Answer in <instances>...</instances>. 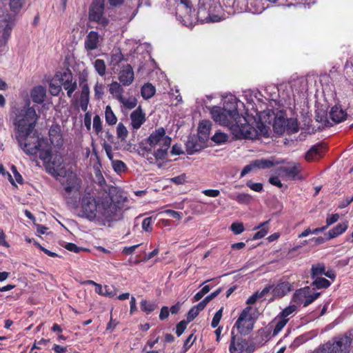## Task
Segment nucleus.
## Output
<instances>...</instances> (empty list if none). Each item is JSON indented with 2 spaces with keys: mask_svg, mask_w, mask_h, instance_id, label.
<instances>
[{
  "mask_svg": "<svg viewBox=\"0 0 353 353\" xmlns=\"http://www.w3.org/2000/svg\"><path fill=\"white\" fill-rule=\"evenodd\" d=\"M223 107L213 106L210 113L214 121L229 127L234 136L238 139H254L260 136L268 137L269 127L259 119L252 115L241 117L237 110V99L228 95L223 99Z\"/></svg>",
  "mask_w": 353,
  "mask_h": 353,
  "instance_id": "nucleus-1",
  "label": "nucleus"
},
{
  "mask_svg": "<svg viewBox=\"0 0 353 353\" xmlns=\"http://www.w3.org/2000/svg\"><path fill=\"white\" fill-rule=\"evenodd\" d=\"M78 215L104 225L112 220L115 213V206L108 199H96L90 193L84 194L80 199V205L77 206Z\"/></svg>",
  "mask_w": 353,
  "mask_h": 353,
  "instance_id": "nucleus-2",
  "label": "nucleus"
},
{
  "mask_svg": "<svg viewBox=\"0 0 353 353\" xmlns=\"http://www.w3.org/2000/svg\"><path fill=\"white\" fill-rule=\"evenodd\" d=\"M271 332H232L230 353H254L268 340Z\"/></svg>",
  "mask_w": 353,
  "mask_h": 353,
  "instance_id": "nucleus-3",
  "label": "nucleus"
},
{
  "mask_svg": "<svg viewBox=\"0 0 353 353\" xmlns=\"http://www.w3.org/2000/svg\"><path fill=\"white\" fill-rule=\"evenodd\" d=\"M13 114L14 138L21 141L25 137L33 134L39 116L35 109L29 105L16 108Z\"/></svg>",
  "mask_w": 353,
  "mask_h": 353,
  "instance_id": "nucleus-4",
  "label": "nucleus"
},
{
  "mask_svg": "<svg viewBox=\"0 0 353 353\" xmlns=\"http://www.w3.org/2000/svg\"><path fill=\"white\" fill-rule=\"evenodd\" d=\"M19 148L28 155L39 158L46 162L50 156V148L46 140L32 134L21 141L17 140Z\"/></svg>",
  "mask_w": 353,
  "mask_h": 353,
  "instance_id": "nucleus-5",
  "label": "nucleus"
},
{
  "mask_svg": "<svg viewBox=\"0 0 353 353\" xmlns=\"http://www.w3.org/2000/svg\"><path fill=\"white\" fill-rule=\"evenodd\" d=\"M146 141L150 147L148 149V150L158 147L154 152V156L157 160H163L165 159L168 150L170 147L171 138L165 134L163 128H159L152 132Z\"/></svg>",
  "mask_w": 353,
  "mask_h": 353,
  "instance_id": "nucleus-6",
  "label": "nucleus"
},
{
  "mask_svg": "<svg viewBox=\"0 0 353 353\" xmlns=\"http://www.w3.org/2000/svg\"><path fill=\"white\" fill-rule=\"evenodd\" d=\"M352 343L351 334L342 337H336L320 345L316 350L317 353H346Z\"/></svg>",
  "mask_w": 353,
  "mask_h": 353,
  "instance_id": "nucleus-7",
  "label": "nucleus"
},
{
  "mask_svg": "<svg viewBox=\"0 0 353 353\" xmlns=\"http://www.w3.org/2000/svg\"><path fill=\"white\" fill-rule=\"evenodd\" d=\"M54 81H57L61 86L67 91L68 97L71 98L73 96L74 92L77 88V83L69 70L57 72L54 76Z\"/></svg>",
  "mask_w": 353,
  "mask_h": 353,
  "instance_id": "nucleus-8",
  "label": "nucleus"
},
{
  "mask_svg": "<svg viewBox=\"0 0 353 353\" xmlns=\"http://www.w3.org/2000/svg\"><path fill=\"white\" fill-rule=\"evenodd\" d=\"M321 295L320 292H311L310 287H305L297 290L292 297V301L296 305L306 307L314 301Z\"/></svg>",
  "mask_w": 353,
  "mask_h": 353,
  "instance_id": "nucleus-9",
  "label": "nucleus"
},
{
  "mask_svg": "<svg viewBox=\"0 0 353 353\" xmlns=\"http://www.w3.org/2000/svg\"><path fill=\"white\" fill-rule=\"evenodd\" d=\"M43 163L50 174L55 176H64L66 175V170L63 165V159L61 155L56 154L52 157L50 153L48 161Z\"/></svg>",
  "mask_w": 353,
  "mask_h": 353,
  "instance_id": "nucleus-10",
  "label": "nucleus"
},
{
  "mask_svg": "<svg viewBox=\"0 0 353 353\" xmlns=\"http://www.w3.org/2000/svg\"><path fill=\"white\" fill-rule=\"evenodd\" d=\"M104 0H94L89 10V19L99 24L106 26L109 20L103 15Z\"/></svg>",
  "mask_w": 353,
  "mask_h": 353,
  "instance_id": "nucleus-11",
  "label": "nucleus"
},
{
  "mask_svg": "<svg viewBox=\"0 0 353 353\" xmlns=\"http://www.w3.org/2000/svg\"><path fill=\"white\" fill-rule=\"evenodd\" d=\"M252 311V308L250 306L242 311L235 323L238 330L250 331L253 329L255 319L251 314Z\"/></svg>",
  "mask_w": 353,
  "mask_h": 353,
  "instance_id": "nucleus-12",
  "label": "nucleus"
},
{
  "mask_svg": "<svg viewBox=\"0 0 353 353\" xmlns=\"http://www.w3.org/2000/svg\"><path fill=\"white\" fill-rule=\"evenodd\" d=\"M302 170L299 163L291 162L286 165L281 166L276 170L275 174L283 179H294Z\"/></svg>",
  "mask_w": 353,
  "mask_h": 353,
  "instance_id": "nucleus-13",
  "label": "nucleus"
},
{
  "mask_svg": "<svg viewBox=\"0 0 353 353\" xmlns=\"http://www.w3.org/2000/svg\"><path fill=\"white\" fill-rule=\"evenodd\" d=\"M13 26L12 17L10 14L6 13L4 10L0 8V33L2 34L4 40L7 41L9 39Z\"/></svg>",
  "mask_w": 353,
  "mask_h": 353,
  "instance_id": "nucleus-14",
  "label": "nucleus"
},
{
  "mask_svg": "<svg viewBox=\"0 0 353 353\" xmlns=\"http://www.w3.org/2000/svg\"><path fill=\"white\" fill-rule=\"evenodd\" d=\"M81 185V180L76 174L71 172L67 176L66 181L63 183L65 196L69 199L70 196L79 192Z\"/></svg>",
  "mask_w": 353,
  "mask_h": 353,
  "instance_id": "nucleus-15",
  "label": "nucleus"
},
{
  "mask_svg": "<svg viewBox=\"0 0 353 353\" xmlns=\"http://www.w3.org/2000/svg\"><path fill=\"white\" fill-rule=\"evenodd\" d=\"M119 80L123 85H130L134 81V71L130 65H123L119 74Z\"/></svg>",
  "mask_w": 353,
  "mask_h": 353,
  "instance_id": "nucleus-16",
  "label": "nucleus"
},
{
  "mask_svg": "<svg viewBox=\"0 0 353 353\" xmlns=\"http://www.w3.org/2000/svg\"><path fill=\"white\" fill-rule=\"evenodd\" d=\"M49 137L51 143L54 146L61 147L63 145V136L61 127L59 125H53L50 127L49 130Z\"/></svg>",
  "mask_w": 353,
  "mask_h": 353,
  "instance_id": "nucleus-17",
  "label": "nucleus"
},
{
  "mask_svg": "<svg viewBox=\"0 0 353 353\" xmlns=\"http://www.w3.org/2000/svg\"><path fill=\"white\" fill-rule=\"evenodd\" d=\"M131 125L134 129H139L145 121V115L141 107L137 108L130 114Z\"/></svg>",
  "mask_w": 353,
  "mask_h": 353,
  "instance_id": "nucleus-18",
  "label": "nucleus"
},
{
  "mask_svg": "<svg viewBox=\"0 0 353 353\" xmlns=\"http://www.w3.org/2000/svg\"><path fill=\"white\" fill-rule=\"evenodd\" d=\"M326 150V147L322 144L312 146L305 154V159L308 161L316 160L321 157Z\"/></svg>",
  "mask_w": 353,
  "mask_h": 353,
  "instance_id": "nucleus-19",
  "label": "nucleus"
},
{
  "mask_svg": "<svg viewBox=\"0 0 353 353\" xmlns=\"http://www.w3.org/2000/svg\"><path fill=\"white\" fill-rule=\"evenodd\" d=\"M211 125V122L207 120L201 121L199 124L198 137L199 139L203 143L206 141L209 138Z\"/></svg>",
  "mask_w": 353,
  "mask_h": 353,
  "instance_id": "nucleus-20",
  "label": "nucleus"
},
{
  "mask_svg": "<svg viewBox=\"0 0 353 353\" xmlns=\"http://www.w3.org/2000/svg\"><path fill=\"white\" fill-rule=\"evenodd\" d=\"M90 101V89L88 84L85 83L81 91L80 97L78 100L79 105L83 112H86Z\"/></svg>",
  "mask_w": 353,
  "mask_h": 353,
  "instance_id": "nucleus-21",
  "label": "nucleus"
},
{
  "mask_svg": "<svg viewBox=\"0 0 353 353\" xmlns=\"http://www.w3.org/2000/svg\"><path fill=\"white\" fill-rule=\"evenodd\" d=\"M272 286V294L274 296L283 297L291 291V284L289 282H281Z\"/></svg>",
  "mask_w": 353,
  "mask_h": 353,
  "instance_id": "nucleus-22",
  "label": "nucleus"
},
{
  "mask_svg": "<svg viewBox=\"0 0 353 353\" xmlns=\"http://www.w3.org/2000/svg\"><path fill=\"white\" fill-rule=\"evenodd\" d=\"M32 101L36 103H41L44 101L46 96V90L41 85H37L32 88L30 92Z\"/></svg>",
  "mask_w": 353,
  "mask_h": 353,
  "instance_id": "nucleus-23",
  "label": "nucleus"
},
{
  "mask_svg": "<svg viewBox=\"0 0 353 353\" xmlns=\"http://www.w3.org/2000/svg\"><path fill=\"white\" fill-rule=\"evenodd\" d=\"M99 35L95 31L88 33L85 41V48L88 50H93L98 48Z\"/></svg>",
  "mask_w": 353,
  "mask_h": 353,
  "instance_id": "nucleus-24",
  "label": "nucleus"
},
{
  "mask_svg": "<svg viewBox=\"0 0 353 353\" xmlns=\"http://www.w3.org/2000/svg\"><path fill=\"white\" fill-rule=\"evenodd\" d=\"M287 120L282 114H277L274 119L273 129L277 134H282L286 131Z\"/></svg>",
  "mask_w": 353,
  "mask_h": 353,
  "instance_id": "nucleus-25",
  "label": "nucleus"
},
{
  "mask_svg": "<svg viewBox=\"0 0 353 353\" xmlns=\"http://www.w3.org/2000/svg\"><path fill=\"white\" fill-rule=\"evenodd\" d=\"M348 228L347 222L339 223L336 226L329 230L327 233V239H334L346 231Z\"/></svg>",
  "mask_w": 353,
  "mask_h": 353,
  "instance_id": "nucleus-26",
  "label": "nucleus"
},
{
  "mask_svg": "<svg viewBox=\"0 0 353 353\" xmlns=\"http://www.w3.org/2000/svg\"><path fill=\"white\" fill-rule=\"evenodd\" d=\"M347 116V114L339 106H334L330 112V117L336 123L343 121Z\"/></svg>",
  "mask_w": 353,
  "mask_h": 353,
  "instance_id": "nucleus-27",
  "label": "nucleus"
},
{
  "mask_svg": "<svg viewBox=\"0 0 353 353\" xmlns=\"http://www.w3.org/2000/svg\"><path fill=\"white\" fill-rule=\"evenodd\" d=\"M109 90L114 99H117L118 101L122 99L124 90L120 83L117 81H113L110 85Z\"/></svg>",
  "mask_w": 353,
  "mask_h": 353,
  "instance_id": "nucleus-28",
  "label": "nucleus"
},
{
  "mask_svg": "<svg viewBox=\"0 0 353 353\" xmlns=\"http://www.w3.org/2000/svg\"><path fill=\"white\" fill-rule=\"evenodd\" d=\"M288 320V318H285L279 314L271 322V326L274 327V331H281L287 324Z\"/></svg>",
  "mask_w": 353,
  "mask_h": 353,
  "instance_id": "nucleus-29",
  "label": "nucleus"
},
{
  "mask_svg": "<svg viewBox=\"0 0 353 353\" xmlns=\"http://www.w3.org/2000/svg\"><path fill=\"white\" fill-rule=\"evenodd\" d=\"M268 223H269L268 221H265L254 228V230L259 229V230L257 232H256L254 234V235L253 236L252 239L254 240L262 239L268 234V232L269 231Z\"/></svg>",
  "mask_w": 353,
  "mask_h": 353,
  "instance_id": "nucleus-30",
  "label": "nucleus"
},
{
  "mask_svg": "<svg viewBox=\"0 0 353 353\" xmlns=\"http://www.w3.org/2000/svg\"><path fill=\"white\" fill-rule=\"evenodd\" d=\"M140 307L143 312L149 314L158 308V304L155 302L142 300L140 302Z\"/></svg>",
  "mask_w": 353,
  "mask_h": 353,
  "instance_id": "nucleus-31",
  "label": "nucleus"
},
{
  "mask_svg": "<svg viewBox=\"0 0 353 353\" xmlns=\"http://www.w3.org/2000/svg\"><path fill=\"white\" fill-rule=\"evenodd\" d=\"M155 93V88L150 83H146L141 88V95L145 99L151 98Z\"/></svg>",
  "mask_w": 353,
  "mask_h": 353,
  "instance_id": "nucleus-32",
  "label": "nucleus"
},
{
  "mask_svg": "<svg viewBox=\"0 0 353 353\" xmlns=\"http://www.w3.org/2000/svg\"><path fill=\"white\" fill-rule=\"evenodd\" d=\"M123 59V56L119 49L112 51L110 55V64L114 66L119 65Z\"/></svg>",
  "mask_w": 353,
  "mask_h": 353,
  "instance_id": "nucleus-33",
  "label": "nucleus"
},
{
  "mask_svg": "<svg viewBox=\"0 0 353 353\" xmlns=\"http://www.w3.org/2000/svg\"><path fill=\"white\" fill-rule=\"evenodd\" d=\"M105 121L109 125H114L117 122V118L113 112L111 107L110 105H107L105 111Z\"/></svg>",
  "mask_w": 353,
  "mask_h": 353,
  "instance_id": "nucleus-34",
  "label": "nucleus"
},
{
  "mask_svg": "<svg viewBox=\"0 0 353 353\" xmlns=\"http://www.w3.org/2000/svg\"><path fill=\"white\" fill-rule=\"evenodd\" d=\"M229 197L240 204H248L252 200V196L245 193H240L236 196L230 195Z\"/></svg>",
  "mask_w": 353,
  "mask_h": 353,
  "instance_id": "nucleus-35",
  "label": "nucleus"
},
{
  "mask_svg": "<svg viewBox=\"0 0 353 353\" xmlns=\"http://www.w3.org/2000/svg\"><path fill=\"white\" fill-rule=\"evenodd\" d=\"M325 269V266L323 263H317L314 264L312 266L311 269V276L312 279L319 277V276L323 275L324 274V271Z\"/></svg>",
  "mask_w": 353,
  "mask_h": 353,
  "instance_id": "nucleus-36",
  "label": "nucleus"
},
{
  "mask_svg": "<svg viewBox=\"0 0 353 353\" xmlns=\"http://www.w3.org/2000/svg\"><path fill=\"white\" fill-rule=\"evenodd\" d=\"M94 67L97 72L101 77L106 72V65L103 59H97L94 62Z\"/></svg>",
  "mask_w": 353,
  "mask_h": 353,
  "instance_id": "nucleus-37",
  "label": "nucleus"
},
{
  "mask_svg": "<svg viewBox=\"0 0 353 353\" xmlns=\"http://www.w3.org/2000/svg\"><path fill=\"white\" fill-rule=\"evenodd\" d=\"M253 163L256 169L270 168L274 165V163L272 161L264 159L253 161Z\"/></svg>",
  "mask_w": 353,
  "mask_h": 353,
  "instance_id": "nucleus-38",
  "label": "nucleus"
},
{
  "mask_svg": "<svg viewBox=\"0 0 353 353\" xmlns=\"http://www.w3.org/2000/svg\"><path fill=\"white\" fill-rule=\"evenodd\" d=\"M314 279L312 285L317 289L327 288L331 284L330 282L325 278L316 277Z\"/></svg>",
  "mask_w": 353,
  "mask_h": 353,
  "instance_id": "nucleus-39",
  "label": "nucleus"
},
{
  "mask_svg": "<svg viewBox=\"0 0 353 353\" xmlns=\"http://www.w3.org/2000/svg\"><path fill=\"white\" fill-rule=\"evenodd\" d=\"M125 108L128 109H132L136 107L137 104V100L134 97H130L128 98H125L123 96L122 99L119 101Z\"/></svg>",
  "mask_w": 353,
  "mask_h": 353,
  "instance_id": "nucleus-40",
  "label": "nucleus"
},
{
  "mask_svg": "<svg viewBox=\"0 0 353 353\" xmlns=\"http://www.w3.org/2000/svg\"><path fill=\"white\" fill-rule=\"evenodd\" d=\"M195 341L196 336H194L193 333H192L184 341L183 347L179 353H186L188 351V350L192 346Z\"/></svg>",
  "mask_w": 353,
  "mask_h": 353,
  "instance_id": "nucleus-41",
  "label": "nucleus"
},
{
  "mask_svg": "<svg viewBox=\"0 0 353 353\" xmlns=\"http://www.w3.org/2000/svg\"><path fill=\"white\" fill-rule=\"evenodd\" d=\"M286 131L289 134L295 133L299 130L298 122L294 119H286Z\"/></svg>",
  "mask_w": 353,
  "mask_h": 353,
  "instance_id": "nucleus-42",
  "label": "nucleus"
},
{
  "mask_svg": "<svg viewBox=\"0 0 353 353\" xmlns=\"http://www.w3.org/2000/svg\"><path fill=\"white\" fill-rule=\"evenodd\" d=\"M117 135L118 139H121V141H124L128 135V131L122 123H119L117 125Z\"/></svg>",
  "mask_w": 353,
  "mask_h": 353,
  "instance_id": "nucleus-43",
  "label": "nucleus"
},
{
  "mask_svg": "<svg viewBox=\"0 0 353 353\" xmlns=\"http://www.w3.org/2000/svg\"><path fill=\"white\" fill-rule=\"evenodd\" d=\"M61 90V84L57 81H54V77L50 83L49 90L52 95L57 96Z\"/></svg>",
  "mask_w": 353,
  "mask_h": 353,
  "instance_id": "nucleus-44",
  "label": "nucleus"
},
{
  "mask_svg": "<svg viewBox=\"0 0 353 353\" xmlns=\"http://www.w3.org/2000/svg\"><path fill=\"white\" fill-rule=\"evenodd\" d=\"M228 137L226 134L217 132L214 134V135L212 137V140L218 144H221L228 141Z\"/></svg>",
  "mask_w": 353,
  "mask_h": 353,
  "instance_id": "nucleus-45",
  "label": "nucleus"
},
{
  "mask_svg": "<svg viewBox=\"0 0 353 353\" xmlns=\"http://www.w3.org/2000/svg\"><path fill=\"white\" fill-rule=\"evenodd\" d=\"M112 165L114 169V170L117 173H121L125 172L126 170V165L125 164L119 160H114L112 161Z\"/></svg>",
  "mask_w": 353,
  "mask_h": 353,
  "instance_id": "nucleus-46",
  "label": "nucleus"
},
{
  "mask_svg": "<svg viewBox=\"0 0 353 353\" xmlns=\"http://www.w3.org/2000/svg\"><path fill=\"white\" fill-rule=\"evenodd\" d=\"M93 129L97 134L102 131V122L99 115H95L93 119Z\"/></svg>",
  "mask_w": 353,
  "mask_h": 353,
  "instance_id": "nucleus-47",
  "label": "nucleus"
},
{
  "mask_svg": "<svg viewBox=\"0 0 353 353\" xmlns=\"http://www.w3.org/2000/svg\"><path fill=\"white\" fill-rule=\"evenodd\" d=\"M223 308L221 307L215 313L211 323V325L213 328H215L218 326L223 315Z\"/></svg>",
  "mask_w": 353,
  "mask_h": 353,
  "instance_id": "nucleus-48",
  "label": "nucleus"
},
{
  "mask_svg": "<svg viewBox=\"0 0 353 353\" xmlns=\"http://www.w3.org/2000/svg\"><path fill=\"white\" fill-rule=\"evenodd\" d=\"M230 229L235 234H240L245 230L243 224L239 222L233 223L230 226Z\"/></svg>",
  "mask_w": 353,
  "mask_h": 353,
  "instance_id": "nucleus-49",
  "label": "nucleus"
},
{
  "mask_svg": "<svg viewBox=\"0 0 353 353\" xmlns=\"http://www.w3.org/2000/svg\"><path fill=\"white\" fill-rule=\"evenodd\" d=\"M23 3L24 0H10V6L13 12H17L22 8Z\"/></svg>",
  "mask_w": 353,
  "mask_h": 353,
  "instance_id": "nucleus-50",
  "label": "nucleus"
},
{
  "mask_svg": "<svg viewBox=\"0 0 353 353\" xmlns=\"http://www.w3.org/2000/svg\"><path fill=\"white\" fill-rule=\"evenodd\" d=\"M104 85L102 83H97L94 88V95L97 99H101L103 94Z\"/></svg>",
  "mask_w": 353,
  "mask_h": 353,
  "instance_id": "nucleus-51",
  "label": "nucleus"
},
{
  "mask_svg": "<svg viewBox=\"0 0 353 353\" xmlns=\"http://www.w3.org/2000/svg\"><path fill=\"white\" fill-rule=\"evenodd\" d=\"M101 293L98 294L102 296L113 297L114 296L116 295V292L114 290H111V288L108 285H105L104 287L101 285Z\"/></svg>",
  "mask_w": 353,
  "mask_h": 353,
  "instance_id": "nucleus-52",
  "label": "nucleus"
},
{
  "mask_svg": "<svg viewBox=\"0 0 353 353\" xmlns=\"http://www.w3.org/2000/svg\"><path fill=\"white\" fill-rule=\"evenodd\" d=\"M201 149V147L197 144H194L192 141H188L187 143V150L189 154H193L195 152H199Z\"/></svg>",
  "mask_w": 353,
  "mask_h": 353,
  "instance_id": "nucleus-53",
  "label": "nucleus"
},
{
  "mask_svg": "<svg viewBox=\"0 0 353 353\" xmlns=\"http://www.w3.org/2000/svg\"><path fill=\"white\" fill-rule=\"evenodd\" d=\"M296 310V305H291L288 307H285L281 313L280 315L285 318H288V316L294 312Z\"/></svg>",
  "mask_w": 353,
  "mask_h": 353,
  "instance_id": "nucleus-54",
  "label": "nucleus"
},
{
  "mask_svg": "<svg viewBox=\"0 0 353 353\" xmlns=\"http://www.w3.org/2000/svg\"><path fill=\"white\" fill-rule=\"evenodd\" d=\"M161 214H166L168 216H170L174 219H178V220H181L182 219V213L181 212L174 211L172 210H166L161 212Z\"/></svg>",
  "mask_w": 353,
  "mask_h": 353,
  "instance_id": "nucleus-55",
  "label": "nucleus"
},
{
  "mask_svg": "<svg viewBox=\"0 0 353 353\" xmlns=\"http://www.w3.org/2000/svg\"><path fill=\"white\" fill-rule=\"evenodd\" d=\"M313 336H308L307 334H302L299 336V337L296 338V339L294 341V345L296 346H299L305 341H307L308 339H312Z\"/></svg>",
  "mask_w": 353,
  "mask_h": 353,
  "instance_id": "nucleus-56",
  "label": "nucleus"
},
{
  "mask_svg": "<svg viewBox=\"0 0 353 353\" xmlns=\"http://www.w3.org/2000/svg\"><path fill=\"white\" fill-rule=\"evenodd\" d=\"M246 185L251 190L255 192H260L263 190V184L261 183H252V181H248Z\"/></svg>",
  "mask_w": 353,
  "mask_h": 353,
  "instance_id": "nucleus-57",
  "label": "nucleus"
},
{
  "mask_svg": "<svg viewBox=\"0 0 353 353\" xmlns=\"http://www.w3.org/2000/svg\"><path fill=\"white\" fill-rule=\"evenodd\" d=\"M152 222V217H147L143 220L142 222V228L143 230L146 232L152 231L151 223Z\"/></svg>",
  "mask_w": 353,
  "mask_h": 353,
  "instance_id": "nucleus-58",
  "label": "nucleus"
},
{
  "mask_svg": "<svg viewBox=\"0 0 353 353\" xmlns=\"http://www.w3.org/2000/svg\"><path fill=\"white\" fill-rule=\"evenodd\" d=\"M339 219V214H328L326 219L327 228L336 223Z\"/></svg>",
  "mask_w": 353,
  "mask_h": 353,
  "instance_id": "nucleus-59",
  "label": "nucleus"
},
{
  "mask_svg": "<svg viewBox=\"0 0 353 353\" xmlns=\"http://www.w3.org/2000/svg\"><path fill=\"white\" fill-rule=\"evenodd\" d=\"M279 177H280V176H279L278 174H276L275 176H272L270 177L269 182L272 185H275L278 188H282L283 184H282L281 181H280Z\"/></svg>",
  "mask_w": 353,
  "mask_h": 353,
  "instance_id": "nucleus-60",
  "label": "nucleus"
},
{
  "mask_svg": "<svg viewBox=\"0 0 353 353\" xmlns=\"http://www.w3.org/2000/svg\"><path fill=\"white\" fill-rule=\"evenodd\" d=\"M64 247L66 250L75 253H79L83 250L81 248L78 247L76 244L72 243H68Z\"/></svg>",
  "mask_w": 353,
  "mask_h": 353,
  "instance_id": "nucleus-61",
  "label": "nucleus"
},
{
  "mask_svg": "<svg viewBox=\"0 0 353 353\" xmlns=\"http://www.w3.org/2000/svg\"><path fill=\"white\" fill-rule=\"evenodd\" d=\"M170 181L177 185L183 184L186 181V176L184 174H181L179 176L170 179Z\"/></svg>",
  "mask_w": 353,
  "mask_h": 353,
  "instance_id": "nucleus-62",
  "label": "nucleus"
},
{
  "mask_svg": "<svg viewBox=\"0 0 353 353\" xmlns=\"http://www.w3.org/2000/svg\"><path fill=\"white\" fill-rule=\"evenodd\" d=\"M11 170H12V172L13 173V175H14V183L15 182H17L19 183H22L23 182V178L21 176V175L19 174V172H18V171L17 170V168L14 165H12V168H11Z\"/></svg>",
  "mask_w": 353,
  "mask_h": 353,
  "instance_id": "nucleus-63",
  "label": "nucleus"
},
{
  "mask_svg": "<svg viewBox=\"0 0 353 353\" xmlns=\"http://www.w3.org/2000/svg\"><path fill=\"white\" fill-rule=\"evenodd\" d=\"M199 314V312L194 309L193 307L189 310L188 314H187V320L189 322H191L193 321Z\"/></svg>",
  "mask_w": 353,
  "mask_h": 353,
  "instance_id": "nucleus-64",
  "label": "nucleus"
}]
</instances>
